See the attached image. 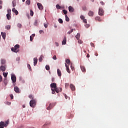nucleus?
<instances>
[{
  "instance_id": "nucleus-27",
  "label": "nucleus",
  "mask_w": 128,
  "mask_h": 128,
  "mask_svg": "<svg viewBox=\"0 0 128 128\" xmlns=\"http://www.w3.org/2000/svg\"><path fill=\"white\" fill-rule=\"evenodd\" d=\"M66 62L67 64H70V59H66Z\"/></svg>"
},
{
  "instance_id": "nucleus-8",
  "label": "nucleus",
  "mask_w": 128,
  "mask_h": 128,
  "mask_svg": "<svg viewBox=\"0 0 128 128\" xmlns=\"http://www.w3.org/2000/svg\"><path fill=\"white\" fill-rule=\"evenodd\" d=\"M62 90V88H56L55 89V91L56 92H57V94H58V92H60Z\"/></svg>"
},
{
  "instance_id": "nucleus-12",
  "label": "nucleus",
  "mask_w": 128,
  "mask_h": 128,
  "mask_svg": "<svg viewBox=\"0 0 128 128\" xmlns=\"http://www.w3.org/2000/svg\"><path fill=\"white\" fill-rule=\"evenodd\" d=\"M12 12H14V14H16V16H18V12L16 10V8H13L12 9Z\"/></svg>"
},
{
  "instance_id": "nucleus-37",
  "label": "nucleus",
  "mask_w": 128,
  "mask_h": 128,
  "mask_svg": "<svg viewBox=\"0 0 128 128\" xmlns=\"http://www.w3.org/2000/svg\"><path fill=\"white\" fill-rule=\"evenodd\" d=\"M6 30H10V26L8 25L6 26Z\"/></svg>"
},
{
  "instance_id": "nucleus-60",
  "label": "nucleus",
  "mask_w": 128,
  "mask_h": 128,
  "mask_svg": "<svg viewBox=\"0 0 128 128\" xmlns=\"http://www.w3.org/2000/svg\"><path fill=\"white\" fill-rule=\"evenodd\" d=\"M39 32H40V34H42V32H44V30H40L39 31Z\"/></svg>"
},
{
  "instance_id": "nucleus-23",
  "label": "nucleus",
  "mask_w": 128,
  "mask_h": 128,
  "mask_svg": "<svg viewBox=\"0 0 128 128\" xmlns=\"http://www.w3.org/2000/svg\"><path fill=\"white\" fill-rule=\"evenodd\" d=\"M80 34L78 33L77 34L76 36V40H80Z\"/></svg>"
},
{
  "instance_id": "nucleus-64",
  "label": "nucleus",
  "mask_w": 128,
  "mask_h": 128,
  "mask_svg": "<svg viewBox=\"0 0 128 128\" xmlns=\"http://www.w3.org/2000/svg\"><path fill=\"white\" fill-rule=\"evenodd\" d=\"M52 94H56V91H52Z\"/></svg>"
},
{
  "instance_id": "nucleus-57",
  "label": "nucleus",
  "mask_w": 128,
  "mask_h": 128,
  "mask_svg": "<svg viewBox=\"0 0 128 128\" xmlns=\"http://www.w3.org/2000/svg\"><path fill=\"white\" fill-rule=\"evenodd\" d=\"M82 10H86V7H83Z\"/></svg>"
},
{
  "instance_id": "nucleus-18",
  "label": "nucleus",
  "mask_w": 128,
  "mask_h": 128,
  "mask_svg": "<svg viewBox=\"0 0 128 128\" xmlns=\"http://www.w3.org/2000/svg\"><path fill=\"white\" fill-rule=\"evenodd\" d=\"M1 35H2L3 39L6 40V33L2 32Z\"/></svg>"
},
{
  "instance_id": "nucleus-43",
  "label": "nucleus",
  "mask_w": 128,
  "mask_h": 128,
  "mask_svg": "<svg viewBox=\"0 0 128 128\" xmlns=\"http://www.w3.org/2000/svg\"><path fill=\"white\" fill-rule=\"evenodd\" d=\"M70 84L68 83H65V86L66 88H68Z\"/></svg>"
},
{
  "instance_id": "nucleus-2",
  "label": "nucleus",
  "mask_w": 128,
  "mask_h": 128,
  "mask_svg": "<svg viewBox=\"0 0 128 128\" xmlns=\"http://www.w3.org/2000/svg\"><path fill=\"white\" fill-rule=\"evenodd\" d=\"M18 48H20V45L16 44L14 46V48H11V50H12V52H18L19 50Z\"/></svg>"
},
{
  "instance_id": "nucleus-63",
  "label": "nucleus",
  "mask_w": 128,
  "mask_h": 128,
  "mask_svg": "<svg viewBox=\"0 0 128 128\" xmlns=\"http://www.w3.org/2000/svg\"><path fill=\"white\" fill-rule=\"evenodd\" d=\"M31 36H32V37L34 38V36H36V34H32Z\"/></svg>"
},
{
  "instance_id": "nucleus-56",
  "label": "nucleus",
  "mask_w": 128,
  "mask_h": 128,
  "mask_svg": "<svg viewBox=\"0 0 128 128\" xmlns=\"http://www.w3.org/2000/svg\"><path fill=\"white\" fill-rule=\"evenodd\" d=\"M51 90H52V92L56 91V88H51Z\"/></svg>"
},
{
  "instance_id": "nucleus-29",
  "label": "nucleus",
  "mask_w": 128,
  "mask_h": 128,
  "mask_svg": "<svg viewBox=\"0 0 128 128\" xmlns=\"http://www.w3.org/2000/svg\"><path fill=\"white\" fill-rule=\"evenodd\" d=\"M65 18L66 22H70V18H68L67 15L65 16Z\"/></svg>"
},
{
  "instance_id": "nucleus-4",
  "label": "nucleus",
  "mask_w": 128,
  "mask_h": 128,
  "mask_svg": "<svg viewBox=\"0 0 128 128\" xmlns=\"http://www.w3.org/2000/svg\"><path fill=\"white\" fill-rule=\"evenodd\" d=\"M104 9L102 8H100L98 10V14L99 16H104Z\"/></svg>"
},
{
  "instance_id": "nucleus-7",
  "label": "nucleus",
  "mask_w": 128,
  "mask_h": 128,
  "mask_svg": "<svg viewBox=\"0 0 128 128\" xmlns=\"http://www.w3.org/2000/svg\"><path fill=\"white\" fill-rule=\"evenodd\" d=\"M50 86L51 88H55V90L56 88V83H52L50 84Z\"/></svg>"
},
{
  "instance_id": "nucleus-42",
  "label": "nucleus",
  "mask_w": 128,
  "mask_h": 128,
  "mask_svg": "<svg viewBox=\"0 0 128 128\" xmlns=\"http://www.w3.org/2000/svg\"><path fill=\"white\" fill-rule=\"evenodd\" d=\"M63 12H64V14H68V11L66 10H63Z\"/></svg>"
},
{
  "instance_id": "nucleus-6",
  "label": "nucleus",
  "mask_w": 128,
  "mask_h": 128,
  "mask_svg": "<svg viewBox=\"0 0 128 128\" xmlns=\"http://www.w3.org/2000/svg\"><path fill=\"white\" fill-rule=\"evenodd\" d=\"M37 6H38V8L40 10H43L44 6H42V5L40 3H37Z\"/></svg>"
},
{
  "instance_id": "nucleus-22",
  "label": "nucleus",
  "mask_w": 128,
  "mask_h": 128,
  "mask_svg": "<svg viewBox=\"0 0 128 128\" xmlns=\"http://www.w3.org/2000/svg\"><path fill=\"white\" fill-rule=\"evenodd\" d=\"M95 20H98V22H102V19L100 18V16L96 17Z\"/></svg>"
},
{
  "instance_id": "nucleus-54",
  "label": "nucleus",
  "mask_w": 128,
  "mask_h": 128,
  "mask_svg": "<svg viewBox=\"0 0 128 128\" xmlns=\"http://www.w3.org/2000/svg\"><path fill=\"white\" fill-rule=\"evenodd\" d=\"M32 40H33L32 36H30V42H32Z\"/></svg>"
},
{
  "instance_id": "nucleus-38",
  "label": "nucleus",
  "mask_w": 128,
  "mask_h": 128,
  "mask_svg": "<svg viewBox=\"0 0 128 128\" xmlns=\"http://www.w3.org/2000/svg\"><path fill=\"white\" fill-rule=\"evenodd\" d=\"M46 70H50V66L48 65H46Z\"/></svg>"
},
{
  "instance_id": "nucleus-13",
  "label": "nucleus",
  "mask_w": 128,
  "mask_h": 128,
  "mask_svg": "<svg viewBox=\"0 0 128 128\" xmlns=\"http://www.w3.org/2000/svg\"><path fill=\"white\" fill-rule=\"evenodd\" d=\"M36 64H38V58H34V66H36Z\"/></svg>"
},
{
  "instance_id": "nucleus-46",
  "label": "nucleus",
  "mask_w": 128,
  "mask_h": 128,
  "mask_svg": "<svg viewBox=\"0 0 128 128\" xmlns=\"http://www.w3.org/2000/svg\"><path fill=\"white\" fill-rule=\"evenodd\" d=\"M2 82V77L0 75V82Z\"/></svg>"
},
{
  "instance_id": "nucleus-48",
  "label": "nucleus",
  "mask_w": 128,
  "mask_h": 128,
  "mask_svg": "<svg viewBox=\"0 0 128 128\" xmlns=\"http://www.w3.org/2000/svg\"><path fill=\"white\" fill-rule=\"evenodd\" d=\"M90 46H93V48H94V43L91 42L90 43Z\"/></svg>"
},
{
  "instance_id": "nucleus-59",
  "label": "nucleus",
  "mask_w": 128,
  "mask_h": 128,
  "mask_svg": "<svg viewBox=\"0 0 128 128\" xmlns=\"http://www.w3.org/2000/svg\"><path fill=\"white\" fill-rule=\"evenodd\" d=\"M55 44H56V46H58V42H56L55 43Z\"/></svg>"
},
{
  "instance_id": "nucleus-53",
  "label": "nucleus",
  "mask_w": 128,
  "mask_h": 128,
  "mask_svg": "<svg viewBox=\"0 0 128 128\" xmlns=\"http://www.w3.org/2000/svg\"><path fill=\"white\" fill-rule=\"evenodd\" d=\"M44 28H48V24H44Z\"/></svg>"
},
{
  "instance_id": "nucleus-55",
  "label": "nucleus",
  "mask_w": 128,
  "mask_h": 128,
  "mask_svg": "<svg viewBox=\"0 0 128 128\" xmlns=\"http://www.w3.org/2000/svg\"><path fill=\"white\" fill-rule=\"evenodd\" d=\"M10 96V98H11V100H13V99H14V95L11 94V95Z\"/></svg>"
},
{
  "instance_id": "nucleus-21",
  "label": "nucleus",
  "mask_w": 128,
  "mask_h": 128,
  "mask_svg": "<svg viewBox=\"0 0 128 128\" xmlns=\"http://www.w3.org/2000/svg\"><path fill=\"white\" fill-rule=\"evenodd\" d=\"M50 122L49 123L46 122V123H45V124H44L43 126L44 128H46L48 126H50Z\"/></svg>"
},
{
  "instance_id": "nucleus-3",
  "label": "nucleus",
  "mask_w": 128,
  "mask_h": 128,
  "mask_svg": "<svg viewBox=\"0 0 128 128\" xmlns=\"http://www.w3.org/2000/svg\"><path fill=\"white\" fill-rule=\"evenodd\" d=\"M11 80L13 82V84H14L16 82V75L14 74H12L11 76Z\"/></svg>"
},
{
  "instance_id": "nucleus-5",
  "label": "nucleus",
  "mask_w": 128,
  "mask_h": 128,
  "mask_svg": "<svg viewBox=\"0 0 128 128\" xmlns=\"http://www.w3.org/2000/svg\"><path fill=\"white\" fill-rule=\"evenodd\" d=\"M14 90L15 92H16V94H20V88H18V87L16 86L14 87Z\"/></svg>"
},
{
  "instance_id": "nucleus-41",
  "label": "nucleus",
  "mask_w": 128,
  "mask_h": 128,
  "mask_svg": "<svg viewBox=\"0 0 128 128\" xmlns=\"http://www.w3.org/2000/svg\"><path fill=\"white\" fill-rule=\"evenodd\" d=\"M28 68L30 70H32V68L30 67V64H28Z\"/></svg>"
},
{
  "instance_id": "nucleus-25",
  "label": "nucleus",
  "mask_w": 128,
  "mask_h": 128,
  "mask_svg": "<svg viewBox=\"0 0 128 128\" xmlns=\"http://www.w3.org/2000/svg\"><path fill=\"white\" fill-rule=\"evenodd\" d=\"M11 14H6V18H8V20H10V18H12V16H10Z\"/></svg>"
},
{
  "instance_id": "nucleus-62",
  "label": "nucleus",
  "mask_w": 128,
  "mask_h": 128,
  "mask_svg": "<svg viewBox=\"0 0 128 128\" xmlns=\"http://www.w3.org/2000/svg\"><path fill=\"white\" fill-rule=\"evenodd\" d=\"M94 54L96 56H98V52H96Z\"/></svg>"
},
{
  "instance_id": "nucleus-39",
  "label": "nucleus",
  "mask_w": 128,
  "mask_h": 128,
  "mask_svg": "<svg viewBox=\"0 0 128 128\" xmlns=\"http://www.w3.org/2000/svg\"><path fill=\"white\" fill-rule=\"evenodd\" d=\"M17 26H18V27L19 28H22V24H20L18 23Z\"/></svg>"
},
{
  "instance_id": "nucleus-24",
  "label": "nucleus",
  "mask_w": 128,
  "mask_h": 128,
  "mask_svg": "<svg viewBox=\"0 0 128 128\" xmlns=\"http://www.w3.org/2000/svg\"><path fill=\"white\" fill-rule=\"evenodd\" d=\"M52 104H50L48 107L47 108V110H52Z\"/></svg>"
},
{
  "instance_id": "nucleus-17",
  "label": "nucleus",
  "mask_w": 128,
  "mask_h": 128,
  "mask_svg": "<svg viewBox=\"0 0 128 128\" xmlns=\"http://www.w3.org/2000/svg\"><path fill=\"white\" fill-rule=\"evenodd\" d=\"M66 44V37L64 38L62 42V44Z\"/></svg>"
},
{
  "instance_id": "nucleus-30",
  "label": "nucleus",
  "mask_w": 128,
  "mask_h": 128,
  "mask_svg": "<svg viewBox=\"0 0 128 128\" xmlns=\"http://www.w3.org/2000/svg\"><path fill=\"white\" fill-rule=\"evenodd\" d=\"M42 58H44V56L42 55H41V56L40 57V58L38 59L39 62L42 61Z\"/></svg>"
},
{
  "instance_id": "nucleus-50",
  "label": "nucleus",
  "mask_w": 128,
  "mask_h": 128,
  "mask_svg": "<svg viewBox=\"0 0 128 128\" xmlns=\"http://www.w3.org/2000/svg\"><path fill=\"white\" fill-rule=\"evenodd\" d=\"M78 44H82V40H78Z\"/></svg>"
},
{
  "instance_id": "nucleus-40",
  "label": "nucleus",
  "mask_w": 128,
  "mask_h": 128,
  "mask_svg": "<svg viewBox=\"0 0 128 128\" xmlns=\"http://www.w3.org/2000/svg\"><path fill=\"white\" fill-rule=\"evenodd\" d=\"M10 12H12V10H10V9H8V14H12L10 13Z\"/></svg>"
},
{
  "instance_id": "nucleus-45",
  "label": "nucleus",
  "mask_w": 128,
  "mask_h": 128,
  "mask_svg": "<svg viewBox=\"0 0 128 128\" xmlns=\"http://www.w3.org/2000/svg\"><path fill=\"white\" fill-rule=\"evenodd\" d=\"M80 18L81 20H84V16H80Z\"/></svg>"
},
{
  "instance_id": "nucleus-36",
  "label": "nucleus",
  "mask_w": 128,
  "mask_h": 128,
  "mask_svg": "<svg viewBox=\"0 0 128 128\" xmlns=\"http://www.w3.org/2000/svg\"><path fill=\"white\" fill-rule=\"evenodd\" d=\"M72 32H74V29H71V30L70 31H68V34H70Z\"/></svg>"
},
{
  "instance_id": "nucleus-28",
  "label": "nucleus",
  "mask_w": 128,
  "mask_h": 128,
  "mask_svg": "<svg viewBox=\"0 0 128 128\" xmlns=\"http://www.w3.org/2000/svg\"><path fill=\"white\" fill-rule=\"evenodd\" d=\"M3 76L5 78L8 76V72H3Z\"/></svg>"
},
{
  "instance_id": "nucleus-35",
  "label": "nucleus",
  "mask_w": 128,
  "mask_h": 128,
  "mask_svg": "<svg viewBox=\"0 0 128 128\" xmlns=\"http://www.w3.org/2000/svg\"><path fill=\"white\" fill-rule=\"evenodd\" d=\"M58 22H60V24H63L64 21H62V18H59Z\"/></svg>"
},
{
  "instance_id": "nucleus-11",
  "label": "nucleus",
  "mask_w": 128,
  "mask_h": 128,
  "mask_svg": "<svg viewBox=\"0 0 128 128\" xmlns=\"http://www.w3.org/2000/svg\"><path fill=\"white\" fill-rule=\"evenodd\" d=\"M0 70H2V72H5L6 70V68L4 66H1L0 67Z\"/></svg>"
},
{
  "instance_id": "nucleus-51",
  "label": "nucleus",
  "mask_w": 128,
  "mask_h": 128,
  "mask_svg": "<svg viewBox=\"0 0 128 128\" xmlns=\"http://www.w3.org/2000/svg\"><path fill=\"white\" fill-rule=\"evenodd\" d=\"M52 58H53V60H56V56H54L52 57Z\"/></svg>"
},
{
  "instance_id": "nucleus-26",
  "label": "nucleus",
  "mask_w": 128,
  "mask_h": 128,
  "mask_svg": "<svg viewBox=\"0 0 128 128\" xmlns=\"http://www.w3.org/2000/svg\"><path fill=\"white\" fill-rule=\"evenodd\" d=\"M26 4L30 6V0H27L26 2Z\"/></svg>"
},
{
  "instance_id": "nucleus-1",
  "label": "nucleus",
  "mask_w": 128,
  "mask_h": 128,
  "mask_svg": "<svg viewBox=\"0 0 128 128\" xmlns=\"http://www.w3.org/2000/svg\"><path fill=\"white\" fill-rule=\"evenodd\" d=\"M30 104L31 108H34L36 104V100L34 99H32L30 102Z\"/></svg>"
},
{
  "instance_id": "nucleus-19",
  "label": "nucleus",
  "mask_w": 128,
  "mask_h": 128,
  "mask_svg": "<svg viewBox=\"0 0 128 128\" xmlns=\"http://www.w3.org/2000/svg\"><path fill=\"white\" fill-rule=\"evenodd\" d=\"M80 68L83 72H86V68L84 66H80Z\"/></svg>"
},
{
  "instance_id": "nucleus-31",
  "label": "nucleus",
  "mask_w": 128,
  "mask_h": 128,
  "mask_svg": "<svg viewBox=\"0 0 128 128\" xmlns=\"http://www.w3.org/2000/svg\"><path fill=\"white\" fill-rule=\"evenodd\" d=\"M12 4L13 6H16V0H14L12 1Z\"/></svg>"
},
{
  "instance_id": "nucleus-44",
  "label": "nucleus",
  "mask_w": 128,
  "mask_h": 128,
  "mask_svg": "<svg viewBox=\"0 0 128 128\" xmlns=\"http://www.w3.org/2000/svg\"><path fill=\"white\" fill-rule=\"evenodd\" d=\"M28 98H32V100H34V97H32V94L29 95Z\"/></svg>"
},
{
  "instance_id": "nucleus-49",
  "label": "nucleus",
  "mask_w": 128,
  "mask_h": 128,
  "mask_svg": "<svg viewBox=\"0 0 128 128\" xmlns=\"http://www.w3.org/2000/svg\"><path fill=\"white\" fill-rule=\"evenodd\" d=\"M4 84H6V78H5L4 79Z\"/></svg>"
},
{
  "instance_id": "nucleus-52",
  "label": "nucleus",
  "mask_w": 128,
  "mask_h": 128,
  "mask_svg": "<svg viewBox=\"0 0 128 128\" xmlns=\"http://www.w3.org/2000/svg\"><path fill=\"white\" fill-rule=\"evenodd\" d=\"M83 22H84V24H86V22H87L86 20V19H84L83 20Z\"/></svg>"
},
{
  "instance_id": "nucleus-32",
  "label": "nucleus",
  "mask_w": 128,
  "mask_h": 128,
  "mask_svg": "<svg viewBox=\"0 0 128 128\" xmlns=\"http://www.w3.org/2000/svg\"><path fill=\"white\" fill-rule=\"evenodd\" d=\"M1 64H6V60L2 59L1 60Z\"/></svg>"
},
{
  "instance_id": "nucleus-58",
  "label": "nucleus",
  "mask_w": 128,
  "mask_h": 128,
  "mask_svg": "<svg viewBox=\"0 0 128 128\" xmlns=\"http://www.w3.org/2000/svg\"><path fill=\"white\" fill-rule=\"evenodd\" d=\"M85 26H86V28H90V25L89 24H86L85 25Z\"/></svg>"
},
{
  "instance_id": "nucleus-16",
  "label": "nucleus",
  "mask_w": 128,
  "mask_h": 128,
  "mask_svg": "<svg viewBox=\"0 0 128 128\" xmlns=\"http://www.w3.org/2000/svg\"><path fill=\"white\" fill-rule=\"evenodd\" d=\"M65 66L66 68V70L68 74H70V68H68V66L66 65V64L65 63Z\"/></svg>"
},
{
  "instance_id": "nucleus-34",
  "label": "nucleus",
  "mask_w": 128,
  "mask_h": 128,
  "mask_svg": "<svg viewBox=\"0 0 128 128\" xmlns=\"http://www.w3.org/2000/svg\"><path fill=\"white\" fill-rule=\"evenodd\" d=\"M56 8H57V10H60V8H62V7L58 4H56Z\"/></svg>"
},
{
  "instance_id": "nucleus-33",
  "label": "nucleus",
  "mask_w": 128,
  "mask_h": 128,
  "mask_svg": "<svg viewBox=\"0 0 128 128\" xmlns=\"http://www.w3.org/2000/svg\"><path fill=\"white\" fill-rule=\"evenodd\" d=\"M30 16H34V12L32 10H30Z\"/></svg>"
},
{
  "instance_id": "nucleus-47",
  "label": "nucleus",
  "mask_w": 128,
  "mask_h": 128,
  "mask_svg": "<svg viewBox=\"0 0 128 128\" xmlns=\"http://www.w3.org/2000/svg\"><path fill=\"white\" fill-rule=\"evenodd\" d=\"M70 68H71L72 70H74V67H73L72 65L70 66Z\"/></svg>"
},
{
  "instance_id": "nucleus-15",
  "label": "nucleus",
  "mask_w": 128,
  "mask_h": 128,
  "mask_svg": "<svg viewBox=\"0 0 128 128\" xmlns=\"http://www.w3.org/2000/svg\"><path fill=\"white\" fill-rule=\"evenodd\" d=\"M88 14L89 16H94V12L92 10H90Z\"/></svg>"
},
{
  "instance_id": "nucleus-9",
  "label": "nucleus",
  "mask_w": 128,
  "mask_h": 128,
  "mask_svg": "<svg viewBox=\"0 0 128 128\" xmlns=\"http://www.w3.org/2000/svg\"><path fill=\"white\" fill-rule=\"evenodd\" d=\"M68 10L70 12H74V8H72V6H70L68 7Z\"/></svg>"
},
{
  "instance_id": "nucleus-20",
  "label": "nucleus",
  "mask_w": 128,
  "mask_h": 128,
  "mask_svg": "<svg viewBox=\"0 0 128 128\" xmlns=\"http://www.w3.org/2000/svg\"><path fill=\"white\" fill-rule=\"evenodd\" d=\"M34 26H36L38 25V20H35L34 24Z\"/></svg>"
},
{
  "instance_id": "nucleus-10",
  "label": "nucleus",
  "mask_w": 128,
  "mask_h": 128,
  "mask_svg": "<svg viewBox=\"0 0 128 128\" xmlns=\"http://www.w3.org/2000/svg\"><path fill=\"white\" fill-rule=\"evenodd\" d=\"M70 88H71L72 90H76V87L74 86V84H70Z\"/></svg>"
},
{
  "instance_id": "nucleus-14",
  "label": "nucleus",
  "mask_w": 128,
  "mask_h": 128,
  "mask_svg": "<svg viewBox=\"0 0 128 128\" xmlns=\"http://www.w3.org/2000/svg\"><path fill=\"white\" fill-rule=\"evenodd\" d=\"M57 73L58 76H62V72H60V69L57 70Z\"/></svg>"
},
{
  "instance_id": "nucleus-61",
  "label": "nucleus",
  "mask_w": 128,
  "mask_h": 128,
  "mask_svg": "<svg viewBox=\"0 0 128 128\" xmlns=\"http://www.w3.org/2000/svg\"><path fill=\"white\" fill-rule=\"evenodd\" d=\"M64 96L66 100H68V96H66V94H64Z\"/></svg>"
}]
</instances>
